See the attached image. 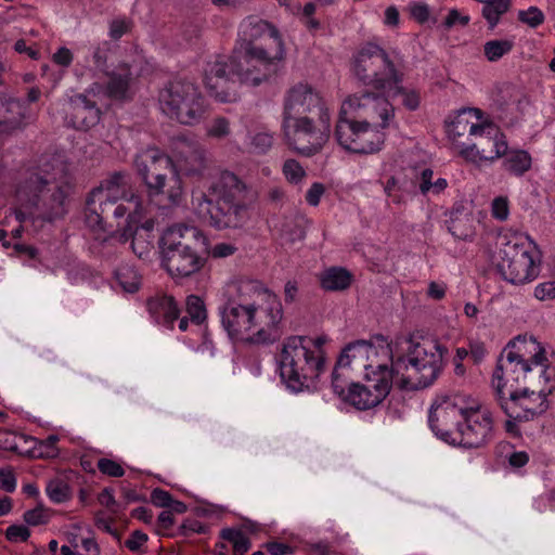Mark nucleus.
<instances>
[{"instance_id": "nucleus-54", "label": "nucleus", "mask_w": 555, "mask_h": 555, "mask_svg": "<svg viewBox=\"0 0 555 555\" xmlns=\"http://www.w3.org/2000/svg\"><path fill=\"white\" fill-rule=\"evenodd\" d=\"M534 297L540 301L553 300L555 298V282L539 283L534 288Z\"/></svg>"}, {"instance_id": "nucleus-30", "label": "nucleus", "mask_w": 555, "mask_h": 555, "mask_svg": "<svg viewBox=\"0 0 555 555\" xmlns=\"http://www.w3.org/2000/svg\"><path fill=\"white\" fill-rule=\"evenodd\" d=\"M105 75L108 77L105 93L109 99L117 101L131 99V83L133 81V77L128 64H119L111 73L106 72Z\"/></svg>"}, {"instance_id": "nucleus-20", "label": "nucleus", "mask_w": 555, "mask_h": 555, "mask_svg": "<svg viewBox=\"0 0 555 555\" xmlns=\"http://www.w3.org/2000/svg\"><path fill=\"white\" fill-rule=\"evenodd\" d=\"M532 367L531 364L500 356L493 372V387L496 389V386L501 385L505 389H513L524 385H530L531 387L546 385L550 382V376L539 374Z\"/></svg>"}, {"instance_id": "nucleus-44", "label": "nucleus", "mask_w": 555, "mask_h": 555, "mask_svg": "<svg viewBox=\"0 0 555 555\" xmlns=\"http://www.w3.org/2000/svg\"><path fill=\"white\" fill-rule=\"evenodd\" d=\"M392 87H393L392 95H401L402 104L406 109L415 111L418 108L420 103H421V96L416 90L404 88L402 86V83L392 85Z\"/></svg>"}, {"instance_id": "nucleus-64", "label": "nucleus", "mask_w": 555, "mask_h": 555, "mask_svg": "<svg viewBox=\"0 0 555 555\" xmlns=\"http://www.w3.org/2000/svg\"><path fill=\"white\" fill-rule=\"evenodd\" d=\"M98 500L101 505L105 506L111 512L116 513L117 502L111 488L103 489V491L99 494Z\"/></svg>"}, {"instance_id": "nucleus-52", "label": "nucleus", "mask_w": 555, "mask_h": 555, "mask_svg": "<svg viewBox=\"0 0 555 555\" xmlns=\"http://www.w3.org/2000/svg\"><path fill=\"white\" fill-rule=\"evenodd\" d=\"M109 44L104 42L102 46H98L92 50V61L98 70L102 73L107 72V53Z\"/></svg>"}, {"instance_id": "nucleus-32", "label": "nucleus", "mask_w": 555, "mask_h": 555, "mask_svg": "<svg viewBox=\"0 0 555 555\" xmlns=\"http://www.w3.org/2000/svg\"><path fill=\"white\" fill-rule=\"evenodd\" d=\"M375 346L369 340H356L348 344L341 351L338 357V361L340 365H346L348 367L354 363L358 366H363L366 370V373H372V370H376V366L373 364H366L365 362L370 359L372 354H376Z\"/></svg>"}, {"instance_id": "nucleus-13", "label": "nucleus", "mask_w": 555, "mask_h": 555, "mask_svg": "<svg viewBox=\"0 0 555 555\" xmlns=\"http://www.w3.org/2000/svg\"><path fill=\"white\" fill-rule=\"evenodd\" d=\"M522 387L505 389L496 386V400L507 417L517 422L529 421L541 415L548 409L546 397L552 393L553 386Z\"/></svg>"}, {"instance_id": "nucleus-59", "label": "nucleus", "mask_w": 555, "mask_h": 555, "mask_svg": "<svg viewBox=\"0 0 555 555\" xmlns=\"http://www.w3.org/2000/svg\"><path fill=\"white\" fill-rule=\"evenodd\" d=\"M324 192V185L320 182H314L306 193L307 203L313 207L318 206Z\"/></svg>"}, {"instance_id": "nucleus-63", "label": "nucleus", "mask_w": 555, "mask_h": 555, "mask_svg": "<svg viewBox=\"0 0 555 555\" xmlns=\"http://www.w3.org/2000/svg\"><path fill=\"white\" fill-rule=\"evenodd\" d=\"M129 29V23L125 20H114L109 24V36L117 40L121 38Z\"/></svg>"}, {"instance_id": "nucleus-60", "label": "nucleus", "mask_w": 555, "mask_h": 555, "mask_svg": "<svg viewBox=\"0 0 555 555\" xmlns=\"http://www.w3.org/2000/svg\"><path fill=\"white\" fill-rule=\"evenodd\" d=\"M57 441L59 437L56 435L48 436L40 443V448L42 449L41 454L47 457H55L59 454V450L56 448Z\"/></svg>"}, {"instance_id": "nucleus-18", "label": "nucleus", "mask_w": 555, "mask_h": 555, "mask_svg": "<svg viewBox=\"0 0 555 555\" xmlns=\"http://www.w3.org/2000/svg\"><path fill=\"white\" fill-rule=\"evenodd\" d=\"M456 442L465 448L478 449L494 439V425L491 412L472 401L456 435Z\"/></svg>"}, {"instance_id": "nucleus-50", "label": "nucleus", "mask_w": 555, "mask_h": 555, "mask_svg": "<svg viewBox=\"0 0 555 555\" xmlns=\"http://www.w3.org/2000/svg\"><path fill=\"white\" fill-rule=\"evenodd\" d=\"M96 466L102 474L109 477H122L125 475V469L122 466L111 459H100Z\"/></svg>"}, {"instance_id": "nucleus-48", "label": "nucleus", "mask_w": 555, "mask_h": 555, "mask_svg": "<svg viewBox=\"0 0 555 555\" xmlns=\"http://www.w3.org/2000/svg\"><path fill=\"white\" fill-rule=\"evenodd\" d=\"M273 143V138L267 132H258L251 137L250 149L254 153L264 154Z\"/></svg>"}, {"instance_id": "nucleus-62", "label": "nucleus", "mask_w": 555, "mask_h": 555, "mask_svg": "<svg viewBox=\"0 0 555 555\" xmlns=\"http://www.w3.org/2000/svg\"><path fill=\"white\" fill-rule=\"evenodd\" d=\"M147 541V535L140 531V530H135L131 533L130 538L125 542V545L130 550V551H139L140 547Z\"/></svg>"}, {"instance_id": "nucleus-28", "label": "nucleus", "mask_w": 555, "mask_h": 555, "mask_svg": "<svg viewBox=\"0 0 555 555\" xmlns=\"http://www.w3.org/2000/svg\"><path fill=\"white\" fill-rule=\"evenodd\" d=\"M27 107L17 99L0 94V133H12L26 125Z\"/></svg>"}, {"instance_id": "nucleus-21", "label": "nucleus", "mask_w": 555, "mask_h": 555, "mask_svg": "<svg viewBox=\"0 0 555 555\" xmlns=\"http://www.w3.org/2000/svg\"><path fill=\"white\" fill-rule=\"evenodd\" d=\"M93 196H107L117 201H126L133 205L132 212L129 214L131 221H142L145 216V209L139 195L133 192L132 177L128 171L109 172L101 183L94 188Z\"/></svg>"}, {"instance_id": "nucleus-57", "label": "nucleus", "mask_w": 555, "mask_h": 555, "mask_svg": "<svg viewBox=\"0 0 555 555\" xmlns=\"http://www.w3.org/2000/svg\"><path fill=\"white\" fill-rule=\"evenodd\" d=\"M151 502L157 507H169L172 496L168 491L156 488L151 493Z\"/></svg>"}, {"instance_id": "nucleus-61", "label": "nucleus", "mask_w": 555, "mask_h": 555, "mask_svg": "<svg viewBox=\"0 0 555 555\" xmlns=\"http://www.w3.org/2000/svg\"><path fill=\"white\" fill-rule=\"evenodd\" d=\"M433 176L434 171L429 168L424 169L420 177H417L418 188L423 195H426L430 192L433 185Z\"/></svg>"}, {"instance_id": "nucleus-10", "label": "nucleus", "mask_w": 555, "mask_h": 555, "mask_svg": "<svg viewBox=\"0 0 555 555\" xmlns=\"http://www.w3.org/2000/svg\"><path fill=\"white\" fill-rule=\"evenodd\" d=\"M354 76L365 86L377 91L391 89L392 85L403 82V73L399 70L389 54L378 44L369 42L357 53L353 60Z\"/></svg>"}, {"instance_id": "nucleus-19", "label": "nucleus", "mask_w": 555, "mask_h": 555, "mask_svg": "<svg viewBox=\"0 0 555 555\" xmlns=\"http://www.w3.org/2000/svg\"><path fill=\"white\" fill-rule=\"evenodd\" d=\"M325 114H330L327 104L311 85L300 81L286 90L283 100V120Z\"/></svg>"}, {"instance_id": "nucleus-4", "label": "nucleus", "mask_w": 555, "mask_h": 555, "mask_svg": "<svg viewBox=\"0 0 555 555\" xmlns=\"http://www.w3.org/2000/svg\"><path fill=\"white\" fill-rule=\"evenodd\" d=\"M247 185L233 172L221 171L207 191L193 192L192 204L197 216L209 225L241 228L247 220Z\"/></svg>"}, {"instance_id": "nucleus-39", "label": "nucleus", "mask_w": 555, "mask_h": 555, "mask_svg": "<svg viewBox=\"0 0 555 555\" xmlns=\"http://www.w3.org/2000/svg\"><path fill=\"white\" fill-rule=\"evenodd\" d=\"M220 538L232 544L234 555H245L251 546L249 538L238 529L223 528Z\"/></svg>"}, {"instance_id": "nucleus-11", "label": "nucleus", "mask_w": 555, "mask_h": 555, "mask_svg": "<svg viewBox=\"0 0 555 555\" xmlns=\"http://www.w3.org/2000/svg\"><path fill=\"white\" fill-rule=\"evenodd\" d=\"M540 251L537 246L521 236H513L501 244L498 270L512 284H524L539 274Z\"/></svg>"}, {"instance_id": "nucleus-42", "label": "nucleus", "mask_w": 555, "mask_h": 555, "mask_svg": "<svg viewBox=\"0 0 555 555\" xmlns=\"http://www.w3.org/2000/svg\"><path fill=\"white\" fill-rule=\"evenodd\" d=\"M49 499L54 503H63L70 499V488L62 478L51 479L46 487Z\"/></svg>"}, {"instance_id": "nucleus-31", "label": "nucleus", "mask_w": 555, "mask_h": 555, "mask_svg": "<svg viewBox=\"0 0 555 555\" xmlns=\"http://www.w3.org/2000/svg\"><path fill=\"white\" fill-rule=\"evenodd\" d=\"M146 308L150 315L156 323L167 327H172V324L180 315V309L177 301L170 295L158 294L151 297L146 301Z\"/></svg>"}, {"instance_id": "nucleus-46", "label": "nucleus", "mask_w": 555, "mask_h": 555, "mask_svg": "<svg viewBox=\"0 0 555 555\" xmlns=\"http://www.w3.org/2000/svg\"><path fill=\"white\" fill-rule=\"evenodd\" d=\"M51 516L52 512L49 508H46L43 505L39 504L35 508L26 511L23 518L29 526H39L49 522Z\"/></svg>"}, {"instance_id": "nucleus-33", "label": "nucleus", "mask_w": 555, "mask_h": 555, "mask_svg": "<svg viewBox=\"0 0 555 555\" xmlns=\"http://www.w3.org/2000/svg\"><path fill=\"white\" fill-rule=\"evenodd\" d=\"M362 130V121L350 114H343L340 107L339 118L335 128V138L338 144L346 151L354 153L357 141Z\"/></svg>"}, {"instance_id": "nucleus-53", "label": "nucleus", "mask_w": 555, "mask_h": 555, "mask_svg": "<svg viewBox=\"0 0 555 555\" xmlns=\"http://www.w3.org/2000/svg\"><path fill=\"white\" fill-rule=\"evenodd\" d=\"M30 537L29 529L24 525H11L5 530V538L10 542H25Z\"/></svg>"}, {"instance_id": "nucleus-15", "label": "nucleus", "mask_w": 555, "mask_h": 555, "mask_svg": "<svg viewBox=\"0 0 555 555\" xmlns=\"http://www.w3.org/2000/svg\"><path fill=\"white\" fill-rule=\"evenodd\" d=\"M341 107L343 114H350L362 122L378 126L380 129L388 128L395 118V107L388 99L371 91L348 96Z\"/></svg>"}, {"instance_id": "nucleus-38", "label": "nucleus", "mask_w": 555, "mask_h": 555, "mask_svg": "<svg viewBox=\"0 0 555 555\" xmlns=\"http://www.w3.org/2000/svg\"><path fill=\"white\" fill-rule=\"evenodd\" d=\"M115 280L127 293H135L141 286V275L130 264L119 266L115 271Z\"/></svg>"}, {"instance_id": "nucleus-23", "label": "nucleus", "mask_w": 555, "mask_h": 555, "mask_svg": "<svg viewBox=\"0 0 555 555\" xmlns=\"http://www.w3.org/2000/svg\"><path fill=\"white\" fill-rule=\"evenodd\" d=\"M501 356L531 364L539 374H546L548 370L545 348L533 336H517L506 345Z\"/></svg>"}, {"instance_id": "nucleus-26", "label": "nucleus", "mask_w": 555, "mask_h": 555, "mask_svg": "<svg viewBox=\"0 0 555 555\" xmlns=\"http://www.w3.org/2000/svg\"><path fill=\"white\" fill-rule=\"evenodd\" d=\"M240 28L245 37L244 43L269 44L274 50H283V42L279 31L270 23L256 16H249L243 21Z\"/></svg>"}, {"instance_id": "nucleus-41", "label": "nucleus", "mask_w": 555, "mask_h": 555, "mask_svg": "<svg viewBox=\"0 0 555 555\" xmlns=\"http://www.w3.org/2000/svg\"><path fill=\"white\" fill-rule=\"evenodd\" d=\"M348 369L349 367L346 365H340L339 361L337 360L332 372L333 390L343 401H346L348 387L351 384L349 383V376L347 374Z\"/></svg>"}, {"instance_id": "nucleus-3", "label": "nucleus", "mask_w": 555, "mask_h": 555, "mask_svg": "<svg viewBox=\"0 0 555 555\" xmlns=\"http://www.w3.org/2000/svg\"><path fill=\"white\" fill-rule=\"evenodd\" d=\"M448 348L437 339L401 338L391 349L395 386L401 390H418L431 386L446 365Z\"/></svg>"}, {"instance_id": "nucleus-6", "label": "nucleus", "mask_w": 555, "mask_h": 555, "mask_svg": "<svg viewBox=\"0 0 555 555\" xmlns=\"http://www.w3.org/2000/svg\"><path fill=\"white\" fill-rule=\"evenodd\" d=\"M163 266L175 279L189 278L204 266L202 254L208 251V241L196 227L176 224L160 238Z\"/></svg>"}, {"instance_id": "nucleus-56", "label": "nucleus", "mask_w": 555, "mask_h": 555, "mask_svg": "<svg viewBox=\"0 0 555 555\" xmlns=\"http://www.w3.org/2000/svg\"><path fill=\"white\" fill-rule=\"evenodd\" d=\"M469 23V16L463 15L459 10L452 9L449 11L444 18L443 25L447 29L452 28L455 25L466 26Z\"/></svg>"}, {"instance_id": "nucleus-1", "label": "nucleus", "mask_w": 555, "mask_h": 555, "mask_svg": "<svg viewBox=\"0 0 555 555\" xmlns=\"http://www.w3.org/2000/svg\"><path fill=\"white\" fill-rule=\"evenodd\" d=\"M74 186V176L62 156L47 153L30 159L15 178L16 220L52 222L64 217Z\"/></svg>"}, {"instance_id": "nucleus-45", "label": "nucleus", "mask_w": 555, "mask_h": 555, "mask_svg": "<svg viewBox=\"0 0 555 555\" xmlns=\"http://www.w3.org/2000/svg\"><path fill=\"white\" fill-rule=\"evenodd\" d=\"M186 313L197 324H201L207 318L204 301L195 295H191L186 299Z\"/></svg>"}, {"instance_id": "nucleus-43", "label": "nucleus", "mask_w": 555, "mask_h": 555, "mask_svg": "<svg viewBox=\"0 0 555 555\" xmlns=\"http://www.w3.org/2000/svg\"><path fill=\"white\" fill-rule=\"evenodd\" d=\"M468 216L451 218L448 224L450 233L459 240H467L473 235L472 222Z\"/></svg>"}, {"instance_id": "nucleus-36", "label": "nucleus", "mask_w": 555, "mask_h": 555, "mask_svg": "<svg viewBox=\"0 0 555 555\" xmlns=\"http://www.w3.org/2000/svg\"><path fill=\"white\" fill-rule=\"evenodd\" d=\"M325 291H344L351 284V274L343 268H331L324 271L320 279Z\"/></svg>"}, {"instance_id": "nucleus-40", "label": "nucleus", "mask_w": 555, "mask_h": 555, "mask_svg": "<svg viewBox=\"0 0 555 555\" xmlns=\"http://www.w3.org/2000/svg\"><path fill=\"white\" fill-rule=\"evenodd\" d=\"M514 48L512 39H495L487 41L483 44V53L489 62H498L504 55L508 54Z\"/></svg>"}, {"instance_id": "nucleus-9", "label": "nucleus", "mask_w": 555, "mask_h": 555, "mask_svg": "<svg viewBox=\"0 0 555 555\" xmlns=\"http://www.w3.org/2000/svg\"><path fill=\"white\" fill-rule=\"evenodd\" d=\"M282 60L283 50H274L269 44L246 42L231 57V68L238 82L257 87L278 75Z\"/></svg>"}, {"instance_id": "nucleus-14", "label": "nucleus", "mask_w": 555, "mask_h": 555, "mask_svg": "<svg viewBox=\"0 0 555 555\" xmlns=\"http://www.w3.org/2000/svg\"><path fill=\"white\" fill-rule=\"evenodd\" d=\"M472 401L461 395L437 397L429 411V426L442 440L455 443Z\"/></svg>"}, {"instance_id": "nucleus-5", "label": "nucleus", "mask_w": 555, "mask_h": 555, "mask_svg": "<svg viewBox=\"0 0 555 555\" xmlns=\"http://www.w3.org/2000/svg\"><path fill=\"white\" fill-rule=\"evenodd\" d=\"M133 164L151 203L162 208L181 203L182 180L171 157L156 147H147L135 155Z\"/></svg>"}, {"instance_id": "nucleus-29", "label": "nucleus", "mask_w": 555, "mask_h": 555, "mask_svg": "<svg viewBox=\"0 0 555 555\" xmlns=\"http://www.w3.org/2000/svg\"><path fill=\"white\" fill-rule=\"evenodd\" d=\"M117 202V199L104 195L93 196V192H90L85 209L87 224L90 228L104 230L106 222L112 218Z\"/></svg>"}, {"instance_id": "nucleus-47", "label": "nucleus", "mask_w": 555, "mask_h": 555, "mask_svg": "<svg viewBox=\"0 0 555 555\" xmlns=\"http://www.w3.org/2000/svg\"><path fill=\"white\" fill-rule=\"evenodd\" d=\"M517 17L521 23L532 28L538 27L544 21V14L537 7H530L527 10L518 11Z\"/></svg>"}, {"instance_id": "nucleus-55", "label": "nucleus", "mask_w": 555, "mask_h": 555, "mask_svg": "<svg viewBox=\"0 0 555 555\" xmlns=\"http://www.w3.org/2000/svg\"><path fill=\"white\" fill-rule=\"evenodd\" d=\"M230 133L229 120L224 117L216 118L208 129V134L212 138L221 139Z\"/></svg>"}, {"instance_id": "nucleus-12", "label": "nucleus", "mask_w": 555, "mask_h": 555, "mask_svg": "<svg viewBox=\"0 0 555 555\" xmlns=\"http://www.w3.org/2000/svg\"><path fill=\"white\" fill-rule=\"evenodd\" d=\"M282 129L287 145L304 156L319 153L330 138L331 115L301 116L283 120Z\"/></svg>"}, {"instance_id": "nucleus-27", "label": "nucleus", "mask_w": 555, "mask_h": 555, "mask_svg": "<svg viewBox=\"0 0 555 555\" xmlns=\"http://www.w3.org/2000/svg\"><path fill=\"white\" fill-rule=\"evenodd\" d=\"M485 121L481 120L478 109H470L459 114L449 127L448 134L459 155L464 144L470 140Z\"/></svg>"}, {"instance_id": "nucleus-16", "label": "nucleus", "mask_w": 555, "mask_h": 555, "mask_svg": "<svg viewBox=\"0 0 555 555\" xmlns=\"http://www.w3.org/2000/svg\"><path fill=\"white\" fill-rule=\"evenodd\" d=\"M367 383L350 384L346 401L358 410H369L378 405L395 385V377L386 364H377L376 370L366 373Z\"/></svg>"}, {"instance_id": "nucleus-24", "label": "nucleus", "mask_w": 555, "mask_h": 555, "mask_svg": "<svg viewBox=\"0 0 555 555\" xmlns=\"http://www.w3.org/2000/svg\"><path fill=\"white\" fill-rule=\"evenodd\" d=\"M173 157L177 171H181L188 177H202L209 164L207 151L203 145L186 138L176 141Z\"/></svg>"}, {"instance_id": "nucleus-7", "label": "nucleus", "mask_w": 555, "mask_h": 555, "mask_svg": "<svg viewBox=\"0 0 555 555\" xmlns=\"http://www.w3.org/2000/svg\"><path fill=\"white\" fill-rule=\"evenodd\" d=\"M311 346V338L306 336H291L283 343L279 357L280 376L294 391L301 390L324 371L323 361L309 349Z\"/></svg>"}, {"instance_id": "nucleus-58", "label": "nucleus", "mask_w": 555, "mask_h": 555, "mask_svg": "<svg viewBox=\"0 0 555 555\" xmlns=\"http://www.w3.org/2000/svg\"><path fill=\"white\" fill-rule=\"evenodd\" d=\"M0 489L12 493L16 489V478L11 469H0Z\"/></svg>"}, {"instance_id": "nucleus-2", "label": "nucleus", "mask_w": 555, "mask_h": 555, "mask_svg": "<svg viewBox=\"0 0 555 555\" xmlns=\"http://www.w3.org/2000/svg\"><path fill=\"white\" fill-rule=\"evenodd\" d=\"M220 315L231 338L271 344L281 336L282 304L259 281H242L237 286V298L221 307Z\"/></svg>"}, {"instance_id": "nucleus-51", "label": "nucleus", "mask_w": 555, "mask_h": 555, "mask_svg": "<svg viewBox=\"0 0 555 555\" xmlns=\"http://www.w3.org/2000/svg\"><path fill=\"white\" fill-rule=\"evenodd\" d=\"M492 217L500 221H505L509 215V202L507 197L499 196L491 204Z\"/></svg>"}, {"instance_id": "nucleus-49", "label": "nucleus", "mask_w": 555, "mask_h": 555, "mask_svg": "<svg viewBox=\"0 0 555 555\" xmlns=\"http://www.w3.org/2000/svg\"><path fill=\"white\" fill-rule=\"evenodd\" d=\"M283 173L285 178L292 183L299 182L306 176L304 168L295 159H287L284 163Z\"/></svg>"}, {"instance_id": "nucleus-37", "label": "nucleus", "mask_w": 555, "mask_h": 555, "mask_svg": "<svg viewBox=\"0 0 555 555\" xmlns=\"http://www.w3.org/2000/svg\"><path fill=\"white\" fill-rule=\"evenodd\" d=\"M503 162L504 169L516 177L524 176L531 168V156L528 152L518 150L507 152Z\"/></svg>"}, {"instance_id": "nucleus-25", "label": "nucleus", "mask_w": 555, "mask_h": 555, "mask_svg": "<svg viewBox=\"0 0 555 555\" xmlns=\"http://www.w3.org/2000/svg\"><path fill=\"white\" fill-rule=\"evenodd\" d=\"M66 116L75 129L88 130L99 124L101 111L87 94L79 93L69 98Z\"/></svg>"}, {"instance_id": "nucleus-17", "label": "nucleus", "mask_w": 555, "mask_h": 555, "mask_svg": "<svg viewBox=\"0 0 555 555\" xmlns=\"http://www.w3.org/2000/svg\"><path fill=\"white\" fill-rule=\"evenodd\" d=\"M464 144L460 156L476 165L494 162L506 154L507 142L499 128L492 122L485 121L475 135Z\"/></svg>"}, {"instance_id": "nucleus-22", "label": "nucleus", "mask_w": 555, "mask_h": 555, "mask_svg": "<svg viewBox=\"0 0 555 555\" xmlns=\"http://www.w3.org/2000/svg\"><path fill=\"white\" fill-rule=\"evenodd\" d=\"M236 77L231 68V61L216 60L209 62L205 69V85L211 96L223 103L238 99Z\"/></svg>"}, {"instance_id": "nucleus-34", "label": "nucleus", "mask_w": 555, "mask_h": 555, "mask_svg": "<svg viewBox=\"0 0 555 555\" xmlns=\"http://www.w3.org/2000/svg\"><path fill=\"white\" fill-rule=\"evenodd\" d=\"M378 126L362 122V130L357 141L354 153L371 154L379 151L385 141V133Z\"/></svg>"}, {"instance_id": "nucleus-8", "label": "nucleus", "mask_w": 555, "mask_h": 555, "mask_svg": "<svg viewBox=\"0 0 555 555\" xmlns=\"http://www.w3.org/2000/svg\"><path fill=\"white\" fill-rule=\"evenodd\" d=\"M160 111L182 125L194 126L207 113V102L199 88L185 79L168 81L158 93Z\"/></svg>"}, {"instance_id": "nucleus-35", "label": "nucleus", "mask_w": 555, "mask_h": 555, "mask_svg": "<svg viewBox=\"0 0 555 555\" xmlns=\"http://www.w3.org/2000/svg\"><path fill=\"white\" fill-rule=\"evenodd\" d=\"M140 221H129V223L118 234V240L121 243L131 241V249L139 257L143 258L147 256L152 249L151 243L146 240H140L138 234V223Z\"/></svg>"}]
</instances>
